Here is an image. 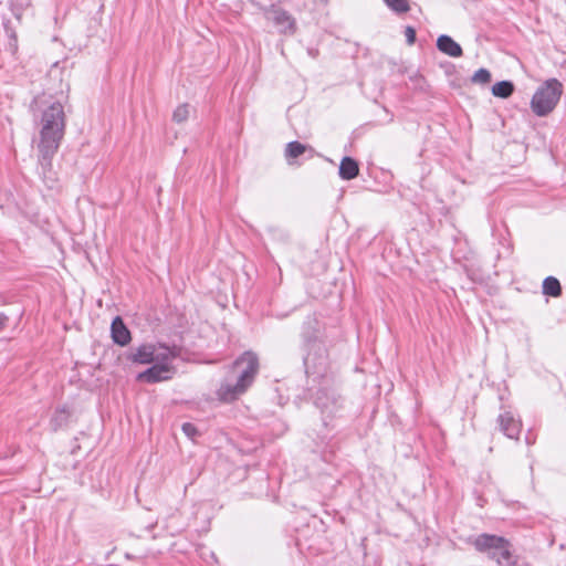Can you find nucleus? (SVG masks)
Wrapping results in <instances>:
<instances>
[{"label":"nucleus","mask_w":566,"mask_h":566,"mask_svg":"<svg viewBox=\"0 0 566 566\" xmlns=\"http://www.w3.org/2000/svg\"><path fill=\"white\" fill-rule=\"evenodd\" d=\"M304 357L305 371L314 380L325 377L328 367V357L324 343L315 336L314 338L305 336Z\"/></svg>","instance_id":"nucleus-6"},{"label":"nucleus","mask_w":566,"mask_h":566,"mask_svg":"<svg viewBox=\"0 0 566 566\" xmlns=\"http://www.w3.org/2000/svg\"><path fill=\"white\" fill-rule=\"evenodd\" d=\"M339 177L343 180H352L359 174V166L357 160L352 157L345 156L339 164L338 169Z\"/></svg>","instance_id":"nucleus-12"},{"label":"nucleus","mask_w":566,"mask_h":566,"mask_svg":"<svg viewBox=\"0 0 566 566\" xmlns=\"http://www.w3.org/2000/svg\"><path fill=\"white\" fill-rule=\"evenodd\" d=\"M467 542L479 553L485 554L490 559L494 560L497 566H515L516 564L512 544L502 536L482 533L469 537Z\"/></svg>","instance_id":"nucleus-4"},{"label":"nucleus","mask_w":566,"mask_h":566,"mask_svg":"<svg viewBox=\"0 0 566 566\" xmlns=\"http://www.w3.org/2000/svg\"><path fill=\"white\" fill-rule=\"evenodd\" d=\"M65 114L60 102H52L41 115L40 140L38 143L39 163L43 181L51 189L56 187L57 179L52 170V158L57 151L64 136Z\"/></svg>","instance_id":"nucleus-2"},{"label":"nucleus","mask_w":566,"mask_h":566,"mask_svg":"<svg viewBox=\"0 0 566 566\" xmlns=\"http://www.w3.org/2000/svg\"><path fill=\"white\" fill-rule=\"evenodd\" d=\"M405 35L408 44H413L416 41V31L412 27H407L405 30Z\"/></svg>","instance_id":"nucleus-21"},{"label":"nucleus","mask_w":566,"mask_h":566,"mask_svg":"<svg viewBox=\"0 0 566 566\" xmlns=\"http://www.w3.org/2000/svg\"><path fill=\"white\" fill-rule=\"evenodd\" d=\"M543 293L548 296L558 297L562 294L559 281L554 276H547L543 282Z\"/></svg>","instance_id":"nucleus-15"},{"label":"nucleus","mask_w":566,"mask_h":566,"mask_svg":"<svg viewBox=\"0 0 566 566\" xmlns=\"http://www.w3.org/2000/svg\"><path fill=\"white\" fill-rule=\"evenodd\" d=\"M69 418H70V410L65 406L57 407L54 410V412L51 417V420H50L51 429L53 431H56V430L63 428L67 423Z\"/></svg>","instance_id":"nucleus-13"},{"label":"nucleus","mask_w":566,"mask_h":566,"mask_svg":"<svg viewBox=\"0 0 566 566\" xmlns=\"http://www.w3.org/2000/svg\"><path fill=\"white\" fill-rule=\"evenodd\" d=\"M437 48L440 52L451 57H460L463 54L461 45L447 34H442L437 39Z\"/></svg>","instance_id":"nucleus-11"},{"label":"nucleus","mask_w":566,"mask_h":566,"mask_svg":"<svg viewBox=\"0 0 566 566\" xmlns=\"http://www.w3.org/2000/svg\"><path fill=\"white\" fill-rule=\"evenodd\" d=\"M514 92V84L511 81H501L492 86V94L496 97L507 98Z\"/></svg>","instance_id":"nucleus-14"},{"label":"nucleus","mask_w":566,"mask_h":566,"mask_svg":"<svg viewBox=\"0 0 566 566\" xmlns=\"http://www.w3.org/2000/svg\"><path fill=\"white\" fill-rule=\"evenodd\" d=\"M471 81L476 84H488L491 81V73L486 69H479L472 75Z\"/></svg>","instance_id":"nucleus-18"},{"label":"nucleus","mask_w":566,"mask_h":566,"mask_svg":"<svg viewBox=\"0 0 566 566\" xmlns=\"http://www.w3.org/2000/svg\"><path fill=\"white\" fill-rule=\"evenodd\" d=\"M111 332L114 343L119 346H126L132 339L129 329L119 316L113 319Z\"/></svg>","instance_id":"nucleus-10"},{"label":"nucleus","mask_w":566,"mask_h":566,"mask_svg":"<svg viewBox=\"0 0 566 566\" xmlns=\"http://www.w3.org/2000/svg\"><path fill=\"white\" fill-rule=\"evenodd\" d=\"M181 429L182 432L190 439H195V437L198 434L197 428L190 422H185Z\"/></svg>","instance_id":"nucleus-20"},{"label":"nucleus","mask_w":566,"mask_h":566,"mask_svg":"<svg viewBox=\"0 0 566 566\" xmlns=\"http://www.w3.org/2000/svg\"><path fill=\"white\" fill-rule=\"evenodd\" d=\"M563 93V85L556 78L545 81L534 93L531 101L533 113L539 117L553 112Z\"/></svg>","instance_id":"nucleus-5"},{"label":"nucleus","mask_w":566,"mask_h":566,"mask_svg":"<svg viewBox=\"0 0 566 566\" xmlns=\"http://www.w3.org/2000/svg\"><path fill=\"white\" fill-rule=\"evenodd\" d=\"M8 317L0 313V332L6 327Z\"/></svg>","instance_id":"nucleus-22"},{"label":"nucleus","mask_w":566,"mask_h":566,"mask_svg":"<svg viewBox=\"0 0 566 566\" xmlns=\"http://www.w3.org/2000/svg\"><path fill=\"white\" fill-rule=\"evenodd\" d=\"M259 370V359L252 352H245L231 368L228 377L218 389V397L224 402L235 400L251 386Z\"/></svg>","instance_id":"nucleus-3"},{"label":"nucleus","mask_w":566,"mask_h":566,"mask_svg":"<svg viewBox=\"0 0 566 566\" xmlns=\"http://www.w3.org/2000/svg\"><path fill=\"white\" fill-rule=\"evenodd\" d=\"M189 114H190L189 105L188 104H182V105H179L175 109V112L172 114V119L176 123H182V122H185L189 117Z\"/></svg>","instance_id":"nucleus-19"},{"label":"nucleus","mask_w":566,"mask_h":566,"mask_svg":"<svg viewBox=\"0 0 566 566\" xmlns=\"http://www.w3.org/2000/svg\"><path fill=\"white\" fill-rule=\"evenodd\" d=\"M265 18L272 22L280 33L293 34L296 30L295 19L285 10L272 6L266 12Z\"/></svg>","instance_id":"nucleus-8"},{"label":"nucleus","mask_w":566,"mask_h":566,"mask_svg":"<svg viewBox=\"0 0 566 566\" xmlns=\"http://www.w3.org/2000/svg\"><path fill=\"white\" fill-rule=\"evenodd\" d=\"M180 347L166 343H143L130 347L126 360L136 365H149L136 376V380L145 384H158L171 380L177 374L175 360L180 356Z\"/></svg>","instance_id":"nucleus-1"},{"label":"nucleus","mask_w":566,"mask_h":566,"mask_svg":"<svg viewBox=\"0 0 566 566\" xmlns=\"http://www.w3.org/2000/svg\"><path fill=\"white\" fill-rule=\"evenodd\" d=\"M306 146L300 142H290L285 146L284 155L287 159L289 164H291V159H295L303 155L306 150Z\"/></svg>","instance_id":"nucleus-16"},{"label":"nucleus","mask_w":566,"mask_h":566,"mask_svg":"<svg viewBox=\"0 0 566 566\" xmlns=\"http://www.w3.org/2000/svg\"><path fill=\"white\" fill-rule=\"evenodd\" d=\"M384 2L396 13H405L410 9L408 0H384Z\"/></svg>","instance_id":"nucleus-17"},{"label":"nucleus","mask_w":566,"mask_h":566,"mask_svg":"<svg viewBox=\"0 0 566 566\" xmlns=\"http://www.w3.org/2000/svg\"><path fill=\"white\" fill-rule=\"evenodd\" d=\"M314 405L321 411L325 426H327V419L339 416L344 409L343 399L334 388L328 386H324L316 391Z\"/></svg>","instance_id":"nucleus-7"},{"label":"nucleus","mask_w":566,"mask_h":566,"mask_svg":"<svg viewBox=\"0 0 566 566\" xmlns=\"http://www.w3.org/2000/svg\"><path fill=\"white\" fill-rule=\"evenodd\" d=\"M500 430L510 439L517 440L521 433V421L515 419L512 412L504 411L499 418Z\"/></svg>","instance_id":"nucleus-9"}]
</instances>
